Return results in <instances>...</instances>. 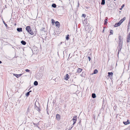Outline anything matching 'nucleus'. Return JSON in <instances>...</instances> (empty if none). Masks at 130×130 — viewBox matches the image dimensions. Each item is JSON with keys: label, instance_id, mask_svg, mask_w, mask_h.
Returning a JSON list of instances; mask_svg holds the SVG:
<instances>
[{"label": "nucleus", "instance_id": "f257e3e1", "mask_svg": "<svg viewBox=\"0 0 130 130\" xmlns=\"http://www.w3.org/2000/svg\"><path fill=\"white\" fill-rule=\"evenodd\" d=\"M31 50L34 53H37L39 51L38 48L35 45L32 47Z\"/></svg>", "mask_w": 130, "mask_h": 130}, {"label": "nucleus", "instance_id": "f03ea898", "mask_svg": "<svg viewBox=\"0 0 130 130\" xmlns=\"http://www.w3.org/2000/svg\"><path fill=\"white\" fill-rule=\"evenodd\" d=\"M122 41L121 40H120V42H119L118 52V53L119 51H120L121 50V48H122Z\"/></svg>", "mask_w": 130, "mask_h": 130}, {"label": "nucleus", "instance_id": "7ed1b4c3", "mask_svg": "<svg viewBox=\"0 0 130 130\" xmlns=\"http://www.w3.org/2000/svg\"><path fill=\"white\" fill-rule=\"evenodd\" d=\"M77 116H74L73 117L72 120L73 121V123L72 125H74L76 123L77 120Z\"/></svg>", "mask_w": 130, "mask_h": 130}, {"label": "nucleus", "instance_id": "20e7f679", "mask_svg": "<svg viewBox=\"0 0 130 130\" xmlns=\"http://www.w3.org/2000/svg\"><path fill=\"white\" fill-rule=\"evenodd\" d=\"M35 108L38 111L40 112L41 111L39 107L37 106L36 104V103L35 104L34 106Z\"/></svg>", "mask_w": 130, "mask_h": 130}, {"label": "nucleus", "instance_id": "39448f33", "mask_svg": "<svg viewBox=\"0 0 130 130\" xmlns=\"http://www.w3.org/2000/svg\"><path fill=\"white\" fill-rule=\"evenodd\" d=\"M56 118L57 121H59L61 119V116L59 114H57L56 115Z\"/></svg>", "mask_w": 130, "mask_h": 130}, {"label": "nucleus", "instance_id": "423d86ee", "mask_svg": "<svg viewBox=\"0 0 130 130\" xmlns=\"http://www.w3.org/2000/svg\"><path fill=\"white\" fill-rule=\"evenodd\" d=\"M22 74H13V75L14 76H16L17 78H18L19 77L21 76L22 75Z\"/></svg>", "mask_w": 130, "mask_h": 130}, {"label": "nucleus", "instance_id": "0eeeda50", "mask_svg": "<svg viewBox=\"0 0 130 130\" xmlns=\"http://www.w3.org/2000/svg\"><path fill=\"white\" fill-rule=\"evenodd\" d=\"M55 24L57 27L58 28L59 27L60 24L59 22L58 21H56L55 22Z\"/></svg>", "mask_w": 130, "mask_h": 130}, {"label": "nucleus", "instance_id": "6e6552de", "mask_svg": "<svg viewBox=\"0 0 130 130\" xmlns=\"http://www.w3.org/2000/svg\"><path fill=\"white\" fill-rule=\"evenodd\" d=\"M25 29L26 31H27V32H29V31L31 29L30 26H27L26 27Z\"/></svg>", "mask_w": 130, "mask_h": 130}, {"label": "nucleus", "instance_id": "1a4fd4ad", "mask_svg": "<svg viewBox=\"0 0 130 130\" xmlns=\"http://www.w3.org/2000/svg\"><path fill=\"white\" fill-rule=\"evenodd\" d=\"M121 24L119 22L118 23H116L115 25H114V27H117L119 26Z\"/></svg>", "mask_w": 130, "mask_h": 130}, {"label": "nucleus", "instance_id": "9d476101", "mask_svg": "<svg viewBox=\"0 0 130 130\" xmlns=\"http://www.w3.org/2000/svg\"><path fill=\"white\" fill-rule=\"evenodd\" d=\"M69 76L68 74H67L66 76H64V79L67 80L69 78Z\"/></svg>", "mask_w": 130, "mask_h": 130}, {"label": "nucleus", "instance_id": "9b49d317", "mask_svg": "<svg viewBox=\"0 0 130 130\" xmlns=\"http://www.w3.org/2000/svg\"><path fill=\"white\" fill-rule=\"evenodd\" d=\"M123 123L125 125H127L130 123L128 119L127 120L126 122H123Z\"/></svg>", "mask_w": 130, "mask_h": 130}, {"label": "nucleus", "instance_id": "f8f14e48", "mask_svg": "<svg viewBox=\"0 0 130 130\" xmlns=\"http://www.w3.org/2000/svg\"><path fill=\"white\" fill-rule=\"evenodd\" d=\"M39 75H40V74L38 73V74H37L36 77L37 79H40L42 78V77L41 76H40Z\"/></svg>", "mask_w": 130, "mask_h": 130}, {"label": "nucleus", "instance_id": "ddd939ff", "mask_svg": "<svg viewBox=\"0 0 130 130\" xmlns=\"http://www.w3.org/2000/svg\"><path fill=\"white\" fill-rule=\"evenodd\" d=\"M82 69L78 68L77 70V72L78 73H80L82 71Z\"/></svg>", "mask_w": 130, "mask_h": 130}, {"label": "nucleus", "instance_id": "4468645a", "mask_svg": "<svg viewBox=\"0 0 130 130\" xmlns=\"http://www.w3.org/2000/svg\"><path fill=\"white\" fill-rule=\"evenodd\" d=\"M17 30L19 32L22 31V28L21 27L18 28H17Z\"/></svg>", "mask_w": 130, "mask_h": 130}, {"label": "nucleus", "instance_id": "2eb2a0df", "mask_svg": "<svg viewBox=\"0 0 130 130\" xmlns=\"http://www.w3.org/2000/svg\"><path fill=\"white\" fill-rule=\"evenodd\" d=\"M108 76L111 77V76H112L113 75V73L112 72H108Z\"/></svg>", "mask_w": 130, "mask_h": 130}, {"label": "nucleus", "instance_id": "dca6fc26", "mask_svg": "<svg viewBox=\"0 0 130 130\" xmlns=\"http://www.w3.org/2000/svg\"><path fill=\"white\" fill-rule=\"evenodd\" d=\"M126 18L124 17L122 19H121L119 22L121 24L125 20Z\"/></svg>", "mask_w": 130, "mask_h": 130}, {"label": "nucleus", "instance_id": "f3484780", "mask_svg": "<svg viewBox=\"0 0 130 130\" xmlns=\"http://www.w3.org/2000/svg\"><path fill=\"white\" fill-rule=\"evenodd\" d=\"M21 43L23 45H25L26 44V42L24 40H22L21 41Z\"/></svg>", "mask_w": 130, "mask_h": 130}, {"label": "nucleus", "instance_id": "a211bd4d", "mask_svg": "<svg viewBox=\"0 0 130 130\" xmlns=\"http://www.w3.org/2000/svg\"><path fill=\"white\" fill-rule=\"evenodd\" d=\"M28 32L30 34L32 35H33L34 34V32L31 30V29L29 30V32Z\"/></svg>", "mask_w": 130, "mask_h": 130}, {"label": "nucleus", "instance_id": "6ab92c4d", "mask_svg": "<svg viewBox=\"0 0 130 130\" xmlns=\"http://www.w3.org/2000/svg\"><path fill=\"white\" fill-rule=\"evenodd\" d=\"M98 70L97 69H95L94 70V71H93L92 74H96L97 73H98Z\"/></svg>", "mask_w": 130, "mask_h": 130}, {"label": "nucleus", "instance_id": "aec40b11", "mask_svg": "<svg viewBox=\"0 0 130 130\" xmlns=\"http://www.w3.org/2000/svg\"><path fill=\"white\" fill-rule=\"evenodd\" d=\"M113 30H110V34H109V35L108 36V37H109V36H110V35H113Z\"/></svg>", "mask_w": 130, "mask_h": 130}, {"label": "nucleus", "instance_id": "412c9836", "mask_svg": "<svg viewBox=\"0 0 130 130\" xmlns=\"http://www.w3.org/2000/svg\"><path fill=\"white\" fill-rule=\"evenodd\" d=\"M127 39V42H130V37L128 36Z\"/></svg>", "mask_w": 130, "mask_h": 130}, {"label": "nucleus", "instance_id": "4be33fe9", "mask_svg": "<svg viewBox=\"0 0 130 130\" xmlns=\"http://www.w3.org/2000/svg\"><path fill=\"white\" fill-rule=\"evenodd\" d=\"M92 97L93 98H96V95L94 93H93L92 94Z\"/></svg>", "mask_w": 130, "mask_h": 130}, {"label": "nucleus", "instance_id": "5701e85b", "mask_svg": "<svg viewBox=\"0 0 130 130\" xmlns=\"http://www.w3.org/2000/svg\"><path fill=\"white\" fill-rule=\"evenodd\" d=\"M105 0H102L101 3V4L102 5H104L105 3Z\"/></svg>", "mask_w": 130, "mask_h": 130}, {"label": "nucleus", "instance_id": "b1692460", "mask_svg": "<svg viewBox=\"0 0 130 130\" xmlns=\"http://www.w3.org/2000/svg\"><path fill=\"white\" fill-rule=\"evenodd\" d=\"M34 84L35 86H37L38 84V82L36 81H35L34 82Z\"/></svg>", "mask_w": 130, "mask_h": 130}, {"label": "nucleus", "instance_id": "393cba45", "mask_svg": "<svg viewBox=\"0 0 130 130\" xmlns=\"http://www.w3.org/2000/svg\"><path fill=\"white\" fill-rule=\"evenodd\" d=\"M107 19H105L104 21V25H106L107 24Z\"/></svg>", "mask_w": 130, "mask_h": 130}, {"label": "nucleus", "instance_id": "a878e982", "mask_svg": "<svg viewBox=\"0 0 130 130\" xmlns=\"http://www.w3.org/2000/svg\"><path fill=\"white\" fill-rule=\"evenodd\" d=\"M52 6L54 8H55L56 7V5L55 4L53 3L52 4Z\"/></svg>", "mask_w": 130, "mask_h": 130}, {"label": "nucleus", "instance_id": "bb28decb", "mask_svg": "<svg viewBox=\"0 0 130 130\" xmlns=\"http://www.w3.org/2000/svg\"><path fill=\"white\" fill-rule=\"evenodd\" d=\"M69 35H68L66 37V40H68L69 39Z\"/></svg>", "mask_w": 130, "mask_h": 130}, {"label": "nucleus", "instance_id": "cd10ccee", "mask_svg": "<svg viewBox=\"0 0 130 130\" xmlns=\"http://www.w3.org/2000/svg\"><path fill=\"white\" fill-rule=\"evenodd\" d=\"M52 21V23L53 25H54V23H55V21L53 19H52L51 20Z\"/></svg>", "mask_w": 130, "mask_h": 130}, {"label": "nucleus", "instance_id": "c85d7f7f", "mask_svg": "<svg viewBox=\"0 0 130 130\" xmlns=\"http://www.w3.org/2000/svg\"><path fill=\"white\" fill-rule=\"evenodd\" d=\"M29 94L30 93H29V92H28L26 94V96L27 97H28L29 96Z\"/></svg>", "mask_w": 130, "mask_h": 130}, {"label": "nucleus", "instance_id": "c756f323", "mask_svg": "<svg viewBox=\"0 0 130 130\" xmlns=\"http://www.w3.org/2000/svg\"><path fill=\"white\" fill-rule=\"evenodd\" d=\"M3 23L4 24L5 26L6 27H7L8 26L7 24L5 23V21L3 20Z\"/></svg>", "mask_w": 130, "mask_h": 130}, {"label": "nucleus", "instance_id": "7c9ffc66", "mask_svg": "<svg viewBox=\"0 0 130 130\" xmlns=\"http://www.w3.org/2000/svg\"><path fill=\"white\" fill-rule=\"evenodd\" d=\"M29 107H28L27 110V114H28V112L29 111Z\"/></svg>", "mask_w": 130, "mask_h": 130}, {"label": "nucleus", "instance_id": "2f4dec72", "mask_svg": "<svg viewBox=\"0 0 130 130\" xmlns=\"http://www.w3.org/2000/svg\"><path fill=\"white\" fill-rule=\"evenodd\" d=\"M86 16V14H83L82 15V17H84L85 18Z\"/></svg>", "mask_w": 130, "mask_h": 130}, {"label": "nucleus", "instance_id": "473e14b6", "mask_svg": "<svg viewBox=\"0 0 130 130\" xmlns=\"http://www.w3.org/2000/svg\"><path fill=\"white\" fill-rule=\"evenodd\" d=\"M33 124L34 125H35L36 126L38 127V124H36L33 123Z\"/></svg>", "mask_w": 130, "mask_h": 130}, {"label": "nucleus", "instance_id": "72a5a7b5", "mask_svg": "<svg viewBox=\"0 0 130 130\" xmlns=\"http://www.w3.org/2000/svg\"><path fill=\"white\" fill-rule=\"evenodd\" d=\"M111 105L112 106H114V103L113 102V101L111 102Z\"/></svg>", "mask_w": 130, "mask_h": 130}, {"label": "nucleus", "instance_id": "f704fd0d", "mask_svg": "<svg viewBox=\"0 0 130 130\" xmlns=\"http://www.w3.org/2000/svg\"><path fill=\"white\" fill-rule=\"evenodd\" d=\"M79 2L78 1V2L77 5V7H79Z\"/></svg>", "mask_w": 130, "mask_h": 130}, {"label": "nucleus", "instance_id": "c9c22d12", "mask_svg": "<svg viewBox=\"0 0 130 130\" xmlns=\"http://www.w3.org/2000/svg\"><path fill=\"white\" fill-rule=\"evenodd\" d=\"M45 28H43L42 29H41V30L45 31Z\"/></svg>", "mask_w": 130, "mask_h": 130}, {"label": "nucleus", "instance_id": "e433bc0d", "mask_svg": "<svg viewBox=\"0 0 130 130\" xmlns=\"http://www.w3.org/2000/svg\"><path fill=\"white\" fill-rule=\"evenodd\" d=\"M25 70L26 72H29L30 71V70L29 69H26Z\"/></svg>", "mask_w": 130, "mask_h": 130}, {"label": "nucleus", "instance_id": "4c0bfd02", "mask_svg": "<svg viewBox=\"0 0 130 130\" xmlns=\"http://www.w3.org/2000/svg\"><path fill=\"white\" fill-rule=\"evenodd\" d=\"M46 111H47V114H48V115H49V112H48V109H47V108L46 109Z\"/></svg>", "mask_w": 130, "mask_h": 130}, {"label": "nucleus", "instance_id": "58836bf2", "mask_svg": "<svg viewBox=\"0 0 130 130\" xmlns=\"http://www.w3.org/2000/svg\"><path fill=\"white\" fill-rule=\"evenodd\" d=\"M73 126H72V127H70L68 130H71V129H72V128L73 127Z\"/></svg>", "mask_w": 130, "mask_h": 130}, {"label": "nucleus", "instance_id": "ea45409f", "mask_svg": "<svg viewBox=\"0 0 130 130\" xmlns=\"http://www.w3.org/2000/svg\"><path fill=\"white\" fill-rule=\"evenodd\" d=\"M121 36H119V41H120V40H121Z\"/></svg>", "mask_w": 130, "mask_h": 130}, {"label": "nucleus", "instance_id": "a19ab883", "mask_svg": "<svg viewBox=\"0 0 130 130\" xmlns=\"http://www.w3.org/2000/svg\"><path fill=\"white\" fill-rule=\"evenodd\" d=\"M88 59H89V61H90V59H91V58H90V57L88 56Z\"/></svg>", "mask_w": 130, "mask_h": 130}, {"label": "nucleus", "instance_id": "79ce46f5", "mask_svg": "<svg viewBox=\"0 0 130 130\" xmlns=\"http://www.w3.org/2000/svg\"><path fill=\"white\" fill-rule=\"evenodd\" d=\"M124 6V4H123L122 6L121 7V8H123Z\"/></svg>", "mask_w": 130, "mask_h": 130}, {"label": "nucleus", "instance_id": "37998d69", "mask_svg": "<svg viewBox=\"0 0 130 130\" xmlns=\"http://www.w3.org/2000/svg\"><path fill=\"white\" fill-rule=\"evenodd\" d=\"M105 27H104V29H103V30H102V32H104V29H105Z\"/></svg>", "mask_w": 130, "mask_h": 130}, {"label": "nucleus", "instance_id": "c03bdc74", "mask_svg": "<svg viewBox=\"0 0 130 130\" xmlns=\"http://www.w3.org/2000/svg\"><path fill=\"white\" fill-rule=\"evenodd\" d=\"M122 8H120L119 9H120V10H121L122 9Z\"/></svg>", "mask_w": 130, "mask_h": 130}, {"label": "nucleus", "instance_id": "a18cd8bd", "mask_svg": "<svg viewBox=\"0 0 130 130\" xmlns=\"http://www.w3.org/2000/svg\"><path fill=\"white\" fill-rule=\"evenodd\" d=\"M2 63V62L1 61H0V64L1 63Z\"/></svg>", "mask_w": 130, "mask_h": 130}, {"label": "nucleus", "instance_id": "49530a36", "mask_svg": "<svg viewBox=\"0 0 130 130\" xmlns=\"http://www.w3.org/2000/svg\"><path fill=\"white\" fill-rule=\"evenodd\" d=\"M29 93H30V92H31V90H30L29 91Z\"/></svg>", "mask_w": 130, "mask_h": 130}, {"label": "nucleus", "instance_id": "de8ad7c7", "mask_svg": "<svg viewBox=\"0 0 130 130\" xmlns=\"http://www.w3.org/2000/svg\"><path fill=\"white\" fill-rule=\"evenodd\" d=\"M113 9H114V8H112L111 9V10H112V9H113Z\"/></svg>", "mask_w": 130, "mask_h": 130}, {"label": "nucleus", "instance_id": "09e8293b", "mask_svg": "<svg viewBox=\"0 0 130 130\" xmlns=\"http://www.w3.org/2000/svg\"><path fill=\"white\" fill-rule=\"evenodd\" d=\"M129 129H130V126L129 127Z\"/></svg>", "mask_w": 130, "mask_h": 130}, {"label": "nucleus", "instance_id": "8fccbe9b", "mask_svg": "<svg viewBox=\"0 0 130 130\" xmlns=\"http://www.w3.org/2000/svg\"><path fill=\"white\" fill-rule=\"evenodd\" d=\"M99 116V114L98 115V116Z\"/></svg>", "mask_w": 130, "mask_h": 130}, {"label": "nucleus", "instance_id": "3c124183", "mask_svg": "<svg viewBox=\"0 0 130 130\" xmlns=\"http://www.w3.org/2000/svg\"><path fill=\"white\" fill-rule=\"evenodd\" d=\"M119 12H121V11H119Z\"/></svg>", "mask_w": 130, "mask_h": 130}, {"label": "nucleus", "instance_id": "603ef678", "mask_svg": "<svg viewBox=\"0 0 130 130\" xmlns=\"http://www.w3.org/2000/svg\"><path fill=\"white\" fill-rule=\"evenodd\" d=\"M111 81H112V79L111 80Z\"/></svg>", "mask_w": 130, "mask_h": 130}, {"label": "nucleus", "instance_id": "864d4df0", "mask_svg": "<svg viewBox=\"0 0 130 130\" xmlns=\"http://www.w3.org/2000/svg\"><path fill=\"white\" fill-rule=\"evenodd\" d=\"M76 92H77V91H76Z\"/></svg>", "mask_w": 130, "mask_h": 130}, {"label": "nucleus", "instance_id": "5fc2aeb1", "mask_svg": "<svg viewBox=\"0 0 130 130\" xmlns=\"http://www.w3.org/2000/svg\"><path fill=\"white\" fill-rule=\"evenodd\" d=\"M79 123H80V122H79Z\"/></svg>", "mask_w": 130, "mask_h": 130}, {"label": "nucleus", "instance_id": "6e6d98bb", "mask_svg": "<svg viewBox=\"0 0 130 130\" xmlns=\"http://www.w3.org/2000/svg\"><path fill=\"white\" fill-rule=\"evenodd\" d=\"M114 0V1H115L116 0Z\"/></svg>", "mask_w": 130, "mask_h": 130}]
</instances>
